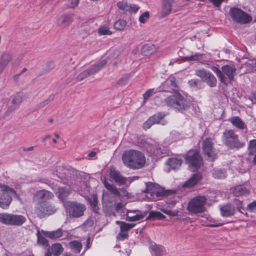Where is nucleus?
I'll list each match as a JSON object with an SVG mask.
<instances>
[{"instance_id":"obj_1","label":"nucleus","mask_w":256,"mask_h":256,"mask_svg":"<svg viewBox=\"0 0 256 256\" xmlns=\"http://www.w3.org/2000/svg\"><path fill=\"white\" fill-rule=\"evenodd\" d=\"M122 160L126 167L134 170L143 168L146 162L145 156L142 152L133 149L124 151Z\"/></svg>"},{"instance_id":"obj_2","label":"nucleus","mask_w":256,"mask_h":256,"mask_svg":"<svg viewBox=\"0 0 256 256\" xmlns=\"http://www.w3.org/2000/svg\"><path fill=\"white\" fill-rule=\"evenodd\" d=\"M162 102L180 111L186 110L190 107L188 102L178 92L167 97Z\"/></svg>"},{"instance_id":"obj_3","label":"nucleus","mask_w":256,"mask_h":256,"mask_svg":"<svg viewBox=\"0 0 256 256\" xmlns=\"http://www.w3.org/2000/svg\"><path fill=\"white\" fill-rule=\"evenodd\" d=\"M207 198L204 196H198L192 198L188 202L187 210L192 214L202 213L206 211Z\"/></svg>"},{"instance_id":"obj_4","label":"nucleus","mask_w":256,"mask_h":256,"mask_svg":"<svg viewBox=\"0 0 256 256\" xmlns=\"http://www.w3.org/2000/svg\"><path fill=\"white\" fill-rule=\"evenodd\" d=\"M0 208L7 209L12 201V196H18L16 192L12 188L7 185L0 186Z\"/></svg>"},{"instance_id":"obj_5","label":"nucleus","mask_w":256,"mask_h":256,"mask_svg":"<svg viewBox=\"0 0 256 256\" xmlns=\"http://www.w3.org/2000/svg\"><path fill=\"white\" fill-rule=\"evenodd\" d=\"M56 173H54V177L57 176L60 182L74 188L76 180L74 174H72L66 170L64 166L59 165L56 167Z\"/></svg>"},{"instance_id":"obj_6","label":"nucleus","mask_w":256,"mask_h":256,"mask_svg":"<svg viewBox=\"0 0 256 256\" xmlns=\"http://www.w3.org/2000/svg\"><path fill=\"white\" fill-rule=\"evenodd\" d=\"M64 206L69 216L72 218L82 216L86 208L84 204L73 201L64 202Z\"/></svg>"},{"instance_id":"obj_7","label":"nucleus","mask_w":256,"mask_h":256,"mask_svg":"<svg viewBox=\"0 0 256 256\" xmlns=\"http://www.w3.org/2000/svg\"><path fill=\"white\" fill-rule=\"evenodd\" d=\"M26 221V217L22 215L8 213L0 214V222L6 225L20 226Z\"/></svg>"},{"instance_id":"obj_8","label":"nucleus","mask_w":256,"mask_h":256,"mask_svg":"<svg viewBox=\"0 0 256 256\" xmlns=\"http://www.w3.org/2000/svg\"><path fill=\"white\" fill-rule=\"evenodd\" d=\"M144 192L146 194V197L148 200H156L159 197L165 194L162 188L151 182L146 184V188Z\"/></svg>"},{"instance_id":"obj_9","label":"nucleus","mask_w":256,"mask_h":256,"mask_svg":"<svg viewBox=\"0 0 256 256\" xmlns=\"http://www.w3.org/2000/svg\"><path fill=\"white\" fill-rule=\"evenodd\" d=\"M222 138L224 144L230 148H240L243 147L244 144L238 140V136L232 130H225Z\"/></svg>"},{"instance_id":"obj_10","label":"nucleus","mask_w":256,"mask_h":256,"mask_svg":"<svg viewBox=\"0 0 256 256\" xmlns=\"http://www.w3.org/2000/svg\"><path fill=\"white\" fill-rule=\"evenodd\" d=\"M229 14L234 22L241 24H248L252 20L248 14L238 8H230Z\"/></svg>"},{"instance_id":"obj_11","label":"nucleus","mask_w":256,"mask_h":256,"mask_svg":"<svg viewBox=\"0 0 256 256\" xmlns=\"http://www.w3.org/2000/svg\"><path fill=\"white\" fill-rule=\"evenodd\" d=\"M186 162L189 166L194 168V170L198 169L202 162L200 153L196 150H190L186 154Z\"/></svg>"},{"instance_id":"obj_12","label":"nucleus","mask_w":256,"mask_h":256,"mask_svg":"<svg viewBox=\"0 0 256 256\" xmlns=\"http://www.w3.org/2000/svg\"><path fill=\"white\" fill-rule=\"evenodd\" d=\"M196 74L202 80L206 83L210 87L216 86L217 80L216 77L210 72L204 70H198L196 71Z\"/></svg>"},{"instance_id":"obj_13","label":"nucleus","mask_w":256,"mask_h":256,"mask_svg":"<svg viewBox=\"0 0 256 256\" xmlns=\"http://www.w3.org/2000/svg\"><path fill=\"white\" fill-rule=\"evenodd\" d=\"M202 150L204 154L210 160H213L216 157L214 149V144L211 138H206L202 144Z\"/></svg>"},{"instance_id":"obj_14","label":"nucleus","mask_w":256,"mask_h":256,"mask_svg":"<svg viewBox=\"0 0 256 256\" xmlns=\"http://www.w3.org/2000/svg\"><path fill=\"white\" fill-rule=\"evenodd\" d=\"M56 211V208L48 202L42 203L36 210V212L40 218L52 214Z\"/></svg>"},{"instance_id":"obj_15","label":"nucleus","mask_w":256,"mask_h":256,"mask_svg":"<svg viewBox=\"0 0 256 256\" xmlns=\"http://www.w3.org/2000/svg\"><path fill=\"white\" fill-rule=\"evenodd\" d=\"M109 176L110 178L119 186L126 184L127 182V178L123 176L114 166L109 168Z\"/></svg>"},{"instance_id":"obj_16","label":"nucleus","mask_w":256,"mask_h":256,"mask_svg":"<svg viewBox=\"0 0 256 256\" xmlns=\"http://www.w3.org/2000/svg\"><path fill=\"white\" fill-rule=\"evenodd\" d=\"M125 216L126 220L129 222L140 220L145 216V214L144 213L138 210H127Z\"/></svg>"},{"instance_id":"obj_17","label":"nucleus","mask_w":256,"mask_h":256,"mask_svg":"<svg viewBox=\"0 0 256 256\" xmlns=\"http://www.w3.org/2000/svg\"><path fill=\"white\" fill-rule=\"evenodd\" d=\"M165 116V114L160 112L150 116L144 124V128L146 130L150 128L154 124H158Z\"/></svg>"},{"instance_id":"obj_18","label":"nucleus","mask_w":256,"mask_h":256,"mask_svg":"<svg viewBox=\"0 0 256 256\" xmlns=\"http://www.w3.org/2000/svg\"><path fill=\"white\" fill-rule=\"evenodd\" d=\"M176 87V79L174 78H168L162 86V90L171 92L174 90Z\"/></svg>"},{"instance_id":"obj_19","label":"nucleus","mask_w":256,"mask_h":256,"mask_svg":"<svg viewBox=\"0 0 256 256\" xmlns=\"http://www.w3.org/2000/svg\"><path fill=\"white\" fill-rule=\"evenodd\" d=\"M236 71V68L233 65H225L222 67V74L226 76L230 81L234 80Z\"/></svg>"},{"instance_id":"obj_20","label":"nucleus","mask_w":256,"mask_h":256,"mask_svg":"<svg viewBox=\"0 0 256 256\" xmlns=\"http://www.w3.org/2000/svg\"><path fill=\"white\" fill-rule=\"evenodd\" d=\"M54 197V195L52 192L45 190H38L34 195L35 198L42 200H50Z\"/></svg>"},{"instance_id":"obj_21","label":"nucleus","mask_w":256,"mask_h":256,"mask_svg":"<svg viewBox=\"0 0 256 256\" xmlns=\"http://www.w3.org/2000/svg\"><path fill=\"white\" fill-rule=\"evenodd\" d=\"M174 0H164L161 10V17L164 18L172 12Z\"/></svg>"},{"instance_id":"obj_22","label":"nucleus","mask_w":256,"mask_h":256,"mask_svg":"<svg viewBox=\"0 0 256 256\" xmlns=\"http://www.w3.org/2000/svg\"><path fill=\"white\" fill-rule=\"evenodd\" d=\"M74 14H65L62 15L58 19V24L62 27H67L73 20Z\"/></svg>"},{"instance_id":"obj_23","label":"nucleus","mask_w":256,"mask_h":256,"mask_svg":"<svg viewBox=\"0 0 256 256\" xmlns=\"http://www.w3.org/2000/svg\"><path fill=\"white\" fill-rule=\"evenodd\" d=\"M150 248L152 256H164L166 254L165 248L161 245L152 244Z\"/></svg>"},{"instance_id":"obj_24","label":"nucleus","mask_w":256,"mask_h":256,"mask_svg":"<svg viewBox=\"0 0 256 256\" xmlns=\"http://www.w3.org/2000/svg\"><path fill=\"white\" fill-rule=\"evenodd\" d=\"M202 178V175L200 173H196L188 180H186L183 184L184 188H192L196 186Z\"/></svg>"},{"instance_id":"obj_25","label":"nucleus","mask_w":256,"mask_h":256,"mask_svg":"<svg viewBox=\"0 0 256 256\" xmlns=\"http://www.w3.org/2000/svg\"><path fill=\"white\" fill-rule=\"evenodd\" d=\"M12 60V56L8 53L3 54L0 58V74Z\"/></svg>"},{"instance_id":"obj_26","label":"nucleus","mask_w":256,"mask_h":256,"mask_svg":"<svg viewBox=\"0 0 256 256\" xmlns=\"http://www.w3.org/2000/svg\"><path fill=\"white\" fill-rule=\"evenodd\" d=\"M220 212L222 216L228 217L233 216L236 212L235 208L232 204H226L221 207Z\"/></svg>"},{"instance_id":"obj_27","label":"nucleus","mask_w":256,"mask_h":256,"mask_svg":"<svg viewBox=\"0 0 256 256\" xmlns=\"http://www.w3.org/2000/svg\"><path fill=\"white\" fill-rule=\"evenodd\" d=\"M232 192L236 196H239L249 194V190L242 186H236L230 188Z\"/></svg>"},{"instance_id":"obj_28","label":"nucleus","mask_w":256,"mask_h":256,"mask_svg":"<svg viewBox=\"0 0 256 256\" xmlns=\"http://www.w3.org/2000/svg\"><path fill=\"white\" fill-rule=\"evenodd\" d=\"M42 234L46 237L51 239H56L62 236V230L60 228H58L56 230L48 232L42 230Z\"/></svg>"},{"instance_id":"obj_29","label":"nucleus","mask_w":256,"mask_h":256,"mask_svg":"<svg viewBox=\"0 0 256 256\" xmlns=\"http://www.w3.org/2000/svg\"><path fill=\"white\" fill-rule=\"evenodd\" d=\"M106 64V60H102L100 62L92 65L89 69H88V71L90 74V75H92L98 72L100 70H101L103 67H104Z\"/></svg>"},{"instance_id":"obj_30","label":"nucleus","mask_w":256,"mask_h":256,"mask_svg":"<svg viewBox=\"0 0 256 256\" xmlns=\"http://www.w3.org/2000/svg\"><path fill=\"white\" fill-rule=\"evenodd\" d=\"M106 64V60H102L100 62L92 65L89 69H88V71L90 74V75H92L98 72L100 70H101L103 67H104Z\"/></svg>"},{"instance_id":"obj_31","label":"nucleus","mask_w":256,"mask_h":256,"mask_svg":"<svg viewBox=\"0 0 256 256\" xmlns=\"http://www.w3.org/2000/svg\"><path fill=\"white\" fill-rule=\"evenodd\" d=\"M70 193V189L63 186V187H60L58 188V192H56V194L58 198L61 200L64 201L67 197L69 196V194Z\"/></svg>"},{"instance_id":"obj_32","label":"nucleus","mask_w":256,"mask_h":256,"mask_svg":"<svg viewBox=\"0 0 256 256\" xmlns=\"http://www.w3.org/2000/svg\"><path fill=\"white\" fill-rule=\"evenodd\" d=\"M22 98L20 95L14 96L12 100V103L14 106H11L8 108L7 112H11L18 106L22 102Z\"/></svg>"},{"instance_id":"obj_33","label":"nucleus","mask_w":256,"mask_h":256,"mask_svg":"<svg viewBox=\"0 0 256 256\" xmlns=\"http://www.w3.org/2000/svg\"><path fill=\"white\" fill-rule=\"evenodd\" d=\"M182 162V160L172 158L168 160L166 164L169 166L172 169L175 170L178 168L180 166Z\"/></svg>"},{"instance_id":"obj_34","label":"nucleus","mask_w":256,"mask_h":256,"mask_svg":"<svg viewBox=\"0 0 256 256\" xmlns=\"http://www.w3.org/2000/svg\"><path fill=\"white\" fill-rule=\"evenodd\" d=\"M102 183L104 187L108 190L110 191L112 194L116 196H119L120 195L118 188L114 184H110L106 180H104L102 181Z\"/></svg>"},{"instance_id":"obj_35","label":"nucleus","mask_w":256,"mask_h":256,"mask_svg":"<svg viewBox=\"0 0 256 256\" xmlns=\"http://www.w3.org/2000/svg\"><path fill=\"white\" fill-rule=\"evenodd\" d=\"M232 124L237 128L244 130L246 126L244 122L238 116H233L229 119Z\"/></svg>"},{"instance_id":"obj_36","label":"nucleus","mask_w":256,"mask_h":256,"mask_svg":"<svg viewBox=\"0 0 256 256\" xmlns=\"http://www.w3.org/2000/svg\"><path fill=\"white\" fill-rule=\"evenodd\" d=\"M64 248L60 244H54L51 246L52 254L54 256H60L63 252Z\"/></svg>"},{"instance_id":"obj_37","label":"nucleus","mask_w":256,"mask_h":256,"mask_svg":"<svg viewBox=\"0 0 256 256\" xmlns=\"http://www.w3.org/2000/svg\"><path fill=\"white\" fill-rule=\"evenodd\" d=\"M69 245L73 252L76 253H80L82 246L80 242L76 240L70 242Z\"/></svg>"},{"instance_id":"obj_38","label":"nucleus","mask_w":256,"mask_h":256,"mask_svg":"<svg viewBox=\"0 0 256 256\" xmlns=\"http://www.w3.org/2000/svg\"><path fill=\"white\" fill-rule=\"evenodd\" d=\"M212 176L216 178H224L226 176V171L224 169L214 170Z\"/></svg>"},{"instance_id":"obj_39","label":"nucleus","mask_w":256,"mask_h":256,"mask_svg":"<svg viewBox=\"0 0 256 256\" xmlns=\"http://www.w3.org/2000/svg\"><path fill=\"white\" fill-rule=\"evenodd\" d=\"M110 27L108 26H102L98 28V32L100 36L111 35L112 32L110 30Z\"/></svg>"},{"instance_id":"obj_40","label":"nucleus","mask_w":256,"mask_h":256,"mask_svg":"<svg viewBox=\"0 0 256 256\" xmlns=\"http://www.w3.org/2000/svg\"><path fill=\"white\" fill-rule=\"evenodd\" d=\"M90 203L93 211L96 213L98 212L99 208L98 206V200L96 196H93L90 200Z\"/></svg>"},{"instance_id":"obj_41","label":"nucleus","mask_w":256,"mask_h":256,"mask_svg":"<svg viewBox=\"0 0 256 256\" xmlns=\"http://www.w3.org/2000/svg\"><path fill=\"white\" fill-rule=\"evenodd\" d=\"M126 24V22L124 20H119L115 22L114 26L117 30H122L124 28Z\"/></svg>"},{"instance_id":"obj_42","label":"nucleus","mask_w":256,"mask_h":256,"mask_svg":"<svg viewBox=\"0 0 256 256\" xmlns=\"http://www.w3.org/2000/svg\"><path fill=\"white\" fill-rule=\"evenodd\" d=\"M210 69L216 74L221 82H225L226 77L222 74V70L215 66H212Z\"/></svg>"},{"instance_id":"obj_43","label":"nucleus","mask_w":256,"mask_h":256,"mask_svg":"<svg viewBox=\"0 0 256 256\" xmlns=\"http://www.w3.org/2000/svg\"><path fill=\"white\" fill-rule=\"evenodd\" d=\"M136 224H128L126 222H121V224L120 226V231L122 232H126L130 229L134 227Z\"/></svg>"},{"instance_id":"obj_44","label":"nucleus","mask_w":256,"mask_h":256,"mask_svg":"<svg viewBox=\"0 0 256 256\" xmlns=\"http://www.w3.org/2000/svg\"><path fill=\"white\" fill-rule=\"evenodd\" d=\"M249 153L250 155H256V140H253L249 142Z\"/></svg>"},{"instance_id":"obj_45","label":"nucleus","mask_w":256,"mask_h":256,"mask_svg":"<svg viewBox=\"0 0 256 256\" xmlns=\"http://www.w3.org/2000/svg\"><path fill=\"white\" fill-rule=\"evenodd\" d=\"M54 95L51 94L50 95L48 98L46 99L44 101L40 102L38 105V108H41L46 106L49 104L50 102H52L54 98Z\"/></svg>"},{"instance_id":"obj_46","label":"nucleus","mask_w":256,"mask_h":256,"mask_svg":"<svg viewBox=\"0 0 256 256\" xmlns=\"http://www.w3.org/2000/svg\"><path fill=\"white\" fill-rule=\"evenodd\" d=\"M38 243L43 246H48V240L42 236L40 235L39 232L38 233Z\"/></svg>"},{"instance_id":"obj_47","label":"nucleus","mask_w":256,"mask_h":256,"mask_svg":"<svg viewBox=\"0 0 256 256\" xmlns=\"http://www.w3.org/2000/svg\"><path fill=\"white\" fill-rule=\"evenodd\" d=\"M202 56V55L201 54H195L190 56H185L183 58V60L184 61L188 62L198 60L201 58Z\"/></svg>"},{"instance_id":"obj_48","label":"nucleus","mask_w":256,"mask_h":256,"mask_svg":"<svg viewBox=\"0 0 256 256\" xmlns=\"http://www.w3.org/2000/svg\"><path fill=\"white\" fill-rule=\"evenodd\" d=\"M149 216L152 218H156L159 219H164L166 216L159 212H150Z\"/></svg>"},{"instance_id":"obj_49","label":"nucleus","mask_w":256,"mask_h":256,"mask_svg":"<svg viewBox=\"0 0 256 256\" xmlns=\"http://www.w3.org/2000/svg\"><path fill=\"white\" fill-rule=\"evenodd\" d=\"M233 203L234 205L236 206L238 210L240 212L244 214L243 212L241 210L242 209L244 210V208L242 206V201L237 198H234L233 200Z\"/></svg>"},{"instance_id":"obj_50","label":"nucleus","mask_w":256,"mask_h":256,"mask_svg":"<svg viewBox=\"0 0 256 256\" xmlns=\"http://www.w3.org/2000/svg\"><path fill=\"white\" fill-rule=\"evenodd\" d=\"M200 82L199 80L196 79L192 80H190L188 82L189 84L191 86V88L195 90L200 88L198 85Z\"/></svg>"},{"instance_id":"obj_51","label":"nucleus","mask_w":256,"mask_h":256,"mask_svg":"<svg viewBox=\"0 0 256 256\" xmlns=\"http://www.w3.org/2000/svg\"><path fill=\"white\" fill-rule=\"evenodd\" d=\"M90 74L88 71V70H86L79 74L77 76V79L78 81L82 80L85 78H88V76H90Z\"/></svg>"},{"instance_id":"obj_52","label":"nucleus","mask_w":256,"mask_h":256,"mask_svg":"<svg viewBox=\"0 0 256 256\" xmlns=\"http://www.w3.org/2000/svg\"><path fill=\"white\" fill-rule=\"evenodd\" d=\"M150 17V14L148 12H144L142 15H140L139 17V21L142 24H144L146 20H148Z\"/></svg>"},{"instance_id":"obj_53","label":"nucleus","mask_w":256,"mask_h":256,"mask_svg":"<svg viewBox=\"0 0 256 256\" xmlns=\"http://www.w3.org/2000/svg\"><path fill=\"white\" fill-rule=\"evenodd\" d=\"M169 139L170 142H175L179 139V134L176 132H172L170 133V135L169 136Z\"/></svg>"},{"instance_id":"obj_54","label":"nucleus","mask_w":256,"mask_h":256,"mask_svg":"<svg viewBox=\"0 0 256 256\" xmlns=\"http://www.w3.org/2000/svg\"><path fill=\"white\" fill-rule=\"evenodd\" d=\"M246 210L250 212L256 211V200L253 201L247 206Z\"/></svg>"},{"instance_id":"obj_55","label":"nucleus","mask_w":256,"mask_h":256,"mask_svg":"<svg viewBox=\"0 0 256 256\" xmlns=\"http://www.w3.org/2000/svg\"><path fill=\"white\" fill-rule=\"evenodd\" d=\"M154 88H150L146 90V92L143 94L144 100H148L150 96L154 94Z\"/></svg>"},{"instance_id":"obj_56","label":"nucleus","mask_w":256,"mask_h":256,"mask_svg":"<svg viewBox=\"0 0 256 256\" xmlns=\"http://www.w3.org/2000/svg\"><path fill=\"white\" fill-rule=\"evenodd\" d=\"M116 5L121 10H130L129 9H128V6L126 2H118L117 3Z\"/></svg>"},{"instance_id":"obj_57","label":"nucleus","mask_w":256,"mask_h":256,"mask_svg":"<svg viewBox=\"0 0 256 256\" xmlns=\"http://www.w3.org/2000/svg\"><path fill=\"white\" fill-rule=\"evenodd\" d=\"M162 212L164 214L171 216H174L178 215V211L177 210H171L167 209H164L162 210Z\"/></svg>"},{"instance_id":"obj_58","label":"nucleus","mask_w":256,"mask_h":256,"mask_svg":"<svg viewBox=\"0 0 256 256\" xmlns=\"http://www.w3.org/2000/svg\"><path fill=\"white\" fill-rule=\"evenodd\" d=\"M128 76H123L118 81V84L120 86H123L126 84L128 82Z\"/></svg>"},{"instance_id":"obj_59","label":"nucleus","mask_w":256,"mask_h":256,"mask_svg":"<svg viewBox=\"0 0 256 256\" xmlns=\"http://www.w3.org/2000/svg\"><path fill=\"white\" fill-rule=\"evenodd\" d=\"M80 0H70L68 6L70 8H74L78 4Z\"/></svg>"},{"instance_id":"obj_60","label":"nucleus","mask_w":256,"mask_h":256,"mask_svg":"<svg viewBox=\"0 0 256 256\" xmlns=\"http://www.w3.org/2000/svg\"><path fill=\"white\" fill-rule=\"evenodd\" d=\"M210 2L212 3L216 7L220 8L224 0H208Z\"/></svg>"},{"instance_id":"obj_61","label":"nucleus","mask_w":256,"mask_h":256,"mask_svg":"<svg viewBox=\"0 0 256 256\" xmlns=\"http://www.w3.org/2000/svg\"><path fill=\"white\" fill-rule=\"evenodd\" d=\"M54 62H50L47 63L46 66L48 67V70H50L54 68Z\"/></svg>"},{"instance_id":"obj_62","label":"nucleus","mask_w":256,"mask_h":256,"mask_svg":"<svg viewBox=\"0 0 256 256\" xmlns=\"http://www.w3.org/2000/svg\"><path fill=\"white\" fill-rule=\"evenodd\" d=\"M118 236L122 240H124V238H128V234L127 233L124 232L120 231V232L118 234Z\"/></svg>"},{"instance_id":"obj_63","label":"nucleus","mask_w":256,"mask_h":256,"mask_svg":"<svg viewBox=\"0 0 256 256\" xmlns=\"http://www.w3.org/2000/svg\"><path fill=\"white\" fill-rule=\"evenodd\" d=\"M128 9L130 10H128L129 11L136 12L138 10V8L136 6H128Z\"/></svg>"},{"instance_id":"obj_64","label":"nucleus","mask_w":256,"mask_h":256,"mask_svg":"<svg viewBox=\"0 0 256 256\" xmlns=\"http://www.w3.org/2000/svg\"><path fill=\"white\" fill-rule=\"evenodd\" d=\"M123 206V204L120 202L116 206V209L117 211H119Z\"/></svg>"}]
</instances>
